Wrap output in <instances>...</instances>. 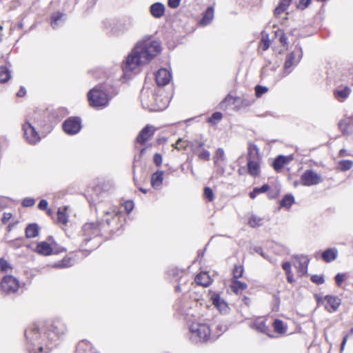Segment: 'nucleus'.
Masks as SVG:
<instances>
[{"instance_id": "obj_1", "label": "nucleus", "mask_w": 353, "mask_h": 353, "mask_svg": "<svg viewBox=\"0 0 353 353\" xmlns=\"http://www.w3.org/2000/svg\"><path fill=\"white\" fill-rule=\"evenodd\" d=\"M65 324L59 319L50 324H32L25 330L27 350L30 353L46 352L57 345L59 339L67 332Z\"/></svg>"}, {"instance_id": "obj_2", "label": "nucleus", "mask_w": 353, "mask_h": 353, "mask_svg": "<svg viewBox=\"0 0 353 353\" xmlns=\"http://www.w3.org/2000/svg\"><path fill=\"white\" fill-rule=\"evenodd\" d=\"M118 218V212L111 210L104 212L103 217L97 220L96 223H85L80 232L81 248L89 252L97 248L99 243H94V239L99 236L102 231H106L107 228L110 227L112 223L117 222Z\"/></svg>"}, {"instance_id": "obj_3", "label": "nucleus", "mask_w": 353, "mask_h": 353, "mask_svg": "<svg viewBox=\"0 0 353 353\" xmlns=\"http://www.w3.org/2000/svg\"><path fill=\"white\" fill-rule=\"evenodd\" d=\"M161 50L157 41L147 39L139 42L128 56L122 68L125 74L136 70L141 64L150 61Z\"/></svg>"}, {"instance_id": "obj_4", "label": "nucleus", "mask_w": 353, "mask_h": 353, "mask_svg": "<svg viewBox=\"0 0 353 353\" xmlns=\"http://www.w3.org/2000/svg\"><path fill=\"white\" fill-rule=\"evenodd\" d=\"M189 339L193 343H205L213 339L211 330L206 323H192L189 327Z\"/></svg>"}, {"instance_id": "obj_5", "label": "nucleus", "mask_w": 353, "mask_h": 353, "mask_svg": "<svg viewBox=\"0 0 353 353\" xmlns=\"http://www.w3.org/2000/svg\"><path fill=\"white\" fill-rule=\"evenodd\" d=\"M88 100L90 106L97 109L104 108L109 103L108 94L101 85H97L88 92Z\"/></svg>"}, {"instance_id": "obj_6", "label": "nucleus", "mask_w": 353, "mask_h": 353, "mask_svg": "<svg viewBox=\"0 0 353 353\" xmlns=\"http://www.w3.org/2000/svg\"><path fill=\"white\" fill-rule=\"evenodd\" d=\"M303 57V50L300 45L297 44L294 50L286 56L283 65V71L281 74L280 79L283 78L290 74L296 65L300 62Z\"/></svg>"}, {"instance_id": "obj_7", "label": "nucleus", "mask_w": 353, "mask_h": 353, "mask_svg": "<svg viewBox=\"0 0 353 353\" xmlns=\"http://www.w3.org/2000/svg\"><path fill=\"white\" fill-rule=\"evenodd\" d=\"M19 281L12 275L3 276L1 281V290L6 294H11L17 292Z\"/></svg>"}, {"instance_id": "obj_8", "label": "nucleus", "mask_w": 353, "mask_h": 353, "mask_svg": "<svg viewBox=\"0 0 353 353\" xmlns=\"http://www.w3.org/2000/svg\"><path fill=\"white\" fill-rule=\"evenodd\" d=\"M64 132L70 135L77 134L81 129V120L77 117H71L63 123Z\"/></svg>"}, {"instance_id": "obj_9", "label": "nucleus", "mask_w": 353, "mask_h": 353, "mask_svg": "<svg viewBox=\"0 0 353 353\" xmlns=\"http://www.w3.org/2000/svg\"><path fill=\"white\" fill-rule=\"evenodd\" d=\"M322 181L320 174L312 170H306L301 176V183L304 186H312Z\"/></svg>"}, {"instance_id": "obj_10", "label": "nucleus", "mask_w": 353, "mask_h": 353, "mask_svg": "<svg viewBox=\"0 0 353 353\" xmlns=\"http://www.w3.org/2000/svg\"><path fill=\"white\" fill-rule=\"evenodd\" d=\"M24 137L30 144H35L41 139L39 134L35 128L28 121H26L22 126Z\"/></svg>"}, {"instance_id": "obj_11", "label": "nucleus", "mask_w": 353, "mask_h": 353, "mask_svg": "<svg viewBox=\"0 0 353 353\" xmlns=\"http://www.w3.org/2000/svg\"><path fill=\"white\" fill-rule=\"evenodd\" d=\"M214 163L216 168V172L221 176L225 173V156L223 149L219 148L216 150Z\"/></svg>"}, {"instance_id": "obj_12", "label": "nucleus", "mask_w": 353, "mask_h": 353, "mask_svg": "<svg viewBox=\"0 0 353 353\" xmlns=\"http://www.w3.org/2000/svg\"><path fill=\"white\" fill-rule=\"evenodd\" d=\"M174 307L177 313L186 318L190 314L191 302L185 299H179L175 302Z\"/></svg>"}, {"instance_id": "obj_13", "label": "nucleus", "mask_w": 353, "mask_h": 353, "mask_svg": "<svg viewBox=\"0 0 353 353\" xmlns=\"http://www.w3.org/2000/svg\"><path fill=\"white\" fill-rule=\"evenodd\" d=\"M250 327L256 330L259 332L267 334L270 338L274 337V336L272 334L271 329L268 325H266L265 321L261 318L255 319L250 324Z\"/></svg>"}, {"instance_id": "obj_14", "label": "nucleus", "mask_w": 353, "mask_h": 353, "mask_svg": "<svg viewBox=\"0 0 353 353\" xmlns=\"http://www.w3.org/2000/svg\"><path fill=\"white\" fill-rule=\"evenodd\" d=\"M154 132L155 128L153 126L146 125L139 133L136 141L140 144H144L154 135Z\"/></svg>"}, {"instance_id": "obj_15", "label": "nucleus", "mask_w": 353, "mask_h": 353, "mask_svg": "<svg viewBox=\"0 0 353 353\" xmlns=\"http://www.w3.org/2000/svg\"><path fill=\"white\" fill-rule=\"evenodd\" d=\"M171 78L170 72L165 68L159 69L155 75L156 83L159 86L166 85L170 83Z\"/></svg>"}, {"instance_id": "obj_16", "label": "nucleus", "mask_w": 353, "mask_h": 353, "mask_svg": "<svg viewBox=\"0 0 353 353\" xmlns=\"http://www.w3.org/2000/svg\"><path fill=\"white\" fill-rule=\"evenodd\" d=\"M295 267L301 276L305 275L307 272V267L310 262L309 259L306 256H296Z\"/></svg>"}, {"instance_id": "obj_17", "label": "nucleus", "mask_w": 353, "mask_h": 353, "mask_svg": "<svg viewBox=\"0 0 353 353\" xmlns=\"http://www.w3.org/2000/svg\"><path fill=\"white\" fill-rule=\"evenodd\" d=\"M325 299L327 303V305L325 306V309L329 312L336 311L341 305V299L338 296L327 295L325 296Z\"/></svg>"}, {"instance_id": "obj_18", "label": "nucleus", "mask_w": 353, "mask_h": 353, "mask_svg": "<svg viewBox=\"0 0 353 353\" xmlns=\"http://www.w3.org/2000/svg\"><path fill=\"white\" fill-rule=\"evenodd\" d=\"M165 7L160 2H156L150 7V12L151 15L157 19L161 18L165 14Z\"/></svg>"}, {"instance_id": "obj_19", "label": "nucleus", "mask_w": 353, "mask_h": 353, "mask_svg": "<svg viewBox=\"0 0 353 353\" xmlns=\"http://www.w3.org/2000/svg\"><path fill=\"white\" fill-rule=\"evenodd\" d=\"M292 159L290 157H287L284 155H279L276 157L272 163L273 168L276 171H280L283 167L288 164L290 161Z\"/></svg>"}, {"instance_id": "obj_20", "label": "nucleus", "mask_w": 353, "mask_h": 353, "mask_svg": "<svg viewBox=\"0 0 353 353\" xmlns=\"http://www.w3.org/2000/svg\"><path fill=\"white\" fill-rule=\"evenodd\" d=\"M338 256V250L336 248H327L321 254L323 260L326 263L334 261Z\"/></svg>"}, {"instance_id": "obj_21", "label": "nucleus", "mask_w": 353, "mask_h": 353, "mask_svg": "<svg viewBox=\"0 0 353 353\" xmlns=\"http://www.w3.org/2000/svg\"><path fill=\"white\" fill-rule=\"evenodd\" d=\"M76 353H97L87 340H82L78 343L76 347Z\"/></svg>"}, {"instance_id": "obj_22", "label": "nucleus", "mask_w": 353, "mask_h": 353, "mask_svg": "<svg viewBox=\"0 0 353 353\" xmlns=\"http://www.w3.org/2000/svg\"><path fill=\"white\" fill-rule=\"evenodd\" d=\"M36 251L41 255L48 256L53 253V248L50 243L42 241L37 244Z\"/></svg>"}, {"instance_id": "obj_23", "label": "nucleus", "mask_w": 353, "mask_h": 353, "mask_svg": "<svg viewBox=\"0 0 353 353\" xmlns=\"http://www.w3.org/2000/svg\"><path fill=\"white\" fill-rule=\"evenodd\" d=\"M248 174L254 177H256L260 174V165L258 161L256 160H248Z\"/></svg>"}, {"instance_id": "obj_24", "label": "nucleus", "mask_w": 353, "mask_h": 353, "mask_svg": "<svg viewBox=\"0 0 353 353\" xmlns=\"http://www.w3.org/2000/svg\"><path fill=\"white\" fill-rule=\"evenodd\" d=\"M351 92V90L348 86L343 88L336 89L334 91L335 98L339 101H343L346 99Z\"/></svg>"}, {"instance_id": "obj_25", "label": "nucleus", "mask_w": 353, "mask_h": 353, "mask_svg": "<svg viewBox=\"0 0 353 353\" xmlns=\"http://www.w3.org/2000/svg\"><path fill=\"white\" fill-rule=\"evenodd\" d=\"M260 159L259 149L254 143H249L248 148V160L259 161Z\"/></svg>"}, {"instance_id": "obj_26", "label": "nucleus", "mask_w": 353, "mask_h": 353, "mask_svg": "<svg viewBox=\"0 0 353 353\" xmlns=\"http://www.w3.org/2000/svg\"><path fill=\"white\" fill-rule=\"evenodd\" d=\"M64 14L60 12H54L51 15V26L56 29L63 23Z\"/></svg>"}, {"instance_id": "obj_27", "label": "nucleus", "mask_w": 353, "mask_h": 353, "mask_svg": "<svg viewBox=\"0 0 353 353\" xmlns=\"http://www.w3.org/2000/svg\"><path fill=\"white\" fill-rule=\"evenodd\" d=\"M26 236L28 239L34 238L39 235V228L37 223L28 224L25 230Z\"/></svg>"}, {"instance_id": "obj_28", "label": "nucleus", "mask_w": 353, "mask_h": 353, "mask_svg": "<svg viewBox=\"0 0 353 353\" xmlns=\"http://www.w3.org/2000/svg\"><path fill=\"white\" fill-rule=\"evenodd\" d=\"M195 282L197 285L208 287L210 283V277L206 272L198 274L195 277Z\"/></svg>"}, {"instance_id": "obj_29", "label": "nucleus", "mask_w": 353, "mask_h": 353, "mask_svg": "<svg viewBox=\"0 0 353 353\" xmlns=\"http://www.w3.org/2000/svg\"><path fill=\"white\" fill-rule=\"evenodd\" d=\"M68 208L66 206L60 207L57 210V221L59 223L66 225L68 222V216L67 214Z\"/></svg>"}, {"instance_id": "obj_30", "label": "nucleus", "mask_w": 353, "mask_h": 353, "mask_svg": "<svg viewBox=\"0 0 353 353\" xmlns=\"http://www.w3.org/2000/svg\"><path fill=\"white\" fill-rule=\"evenodd\" d=\"M211 300L213 305L220 311L225 310L227 307V303L221 299L219 294H213L211 296Z\"/></svg>"}, {"instance_id": "obj_31", "label": "nucleus", "mask_w": 353, "mask_h": 353, "mask_svg": "<svg viewBox=\"0 0 353 353\" xmlns=\"http://www.w3.org/2000/svg\"><path fill=\"white\" fill-rule=\"evenodd\" d=\"M214 18V8L210 6L205 11L202 19H201L200 23L203 26L209 24Z\"/></svg>"}, {"instance_id": "obj_32", "label": "nucleus", "mask_w": 353, "mask_h": 353, "mask_svg": "<svg viewBox=\"0 0 353 353\" xmlns=\"http://www.w3.org/2000/svg\"><path fill=\"white\" fill-rule=\"evenodd\" d=\"M231 283L232 290L235 294H239L240 292L248 288V285L245 283L240 281L238 279H232Z\"/></svg>"}, {"instance_id": "obj_33", "label": "nucleus", "mask_w": 353, "mask_h": 353, "mask_svg": "<svg viewBox=\"0 0 353 353\" xmlns=\"http://www.w3.org/2000/svg\"><path fill=\"white\" fill-rule=\"evenodd\" d=\"M163 171H157L152 175L151 184L153 188L159 187L162 183L163 179Z\"/></svg>"}, {"instance_id": "obj_34", "label": "nucleus", "mask_w": 353, "mask_h": 353, "mask_svg": "<svg viewBox=\"0 0 353 353\" xmlns=\"http://www.w3.org/2000/svg\"><path fill=\"white\" fill-rule=\"evenodd\" d=\"M294 203V197L291 194H285L280 201V206L289 209Z\"/></svg>"}, {"instance_id": "obj_35", "label": "nucleus", "mask_w": 353, "mask_h": 353, "mask_svg": "<svg viewBox=\"0 0 353 353\" xmlns=\"http://www.w3.org/2000/svg\"><path fill=\"white\" fill-rule=\"evenodd\" d=\"M11 77L10 71L6 66H0V83L7 82Z\"/></svg>"}, {"instance_id": "obj_36", "label": "nucleus", "mask_w": 353, "mask_h": 353, "mask_svg": "<svg viewBox=\"0 0 353 353\" xmlns=\"http://www.w3.org/2000/svg\"><path fill=\"white\" fill-rule=\"evenodd\" d=\"M272 325L276 333L282 334L286 332L287 328L281 320L275 319Z\"/></svg>"}, {"instance_id": "obj_37", "label": "nucleus", "mask_w": 353, "mask_h": 353, "mask_svg": "<svg viewBox=\"0 0 353 353\" xmlns=\"http://www.w3.org/2000/svg\"><path fill=\"white\" fill-rule=\"evenodd\" d=\"M243 272L244 269L241 265H235L232 270L233 278L232 279H238L242 277Z\"/></svg>"}, {"instance_id": "obj_38", "label": "nucleus", "mask_w": 353, "mask_h": 353, "mask_svg": "<svg viewBox=\"0 0 353 353\" xmlns=\"http://www.w3.org/2000/svg\"><path fill=\"white\" fill-rule=\"evenodd\" d=\"M353 162L350 160H342L339 162V166L341 170L347 171L352 168Z\"/></svg>"}, {"instance_id": "obj_39", "label": "nucleus", "mask_w": 353, "mask_h": 353, "mask_svg": "<svg viewBox=\"0 0 353 353\" xmlns=\"http://www.w3.org/2000/svg\"><path fill=\"white\" fill-rule=\"evenodd\" d=\"M262 219L252 214L248 221V224L252 228H256L261 225Z\"/></svg>"}, {"instance_id": "obj_40", "label": "nucleus", "mask_w": 353, "mask_h": 353, "mask_svg": "<svg viewBox=\"0 0 353 353\" xmlns=\"http://www.w3.org/2000/svg\"><path fill=\"white\" fill-rule=\"evenodd\" d=\"M205 145V141L202 140V139H194L191 143V146L192 148V151L196 152L199 148H203Z\"/></svg>"}, {"instance_id": "obj_41", "label": "nucleus", "mask_w": 353, "mask_h": 353, "mask_svg": "<svg viewBox=\"0 0 353 353\" xmlns=\"http://www.w3.org/2000/svg\"><path fill=\"white\" fill-rule=\"evenodd\" d=\"M203 196L208 201H212L214 199V192L211 188L205 187L203 189Z\"/></svg>"}, {"instance_id": "obj_42", "label": "nucleus", "mask_w": 353, "mask_h": 353, "mask_svg": "<svg viewBox=\"0 0 353 353\" xmlns=\"http://www.w3.org/2000/svg\"><path fill=\"white\" fill-rule=\"evenodd\" d=\"M71 261L70 258H64L63 260L57 262L54 266L61 268H68L72 265Z\"/></svg>"}, {"instance_id": "obj_43", "label": "nucleus", "mask_w": 353, "mask_h": 353, "mask_svg": "<svg viewBox=\"0 0 353 353\" xmlns=\"http://www.w3.org/2000/svg\"><path fill=\"white\" fill-rule=\"evenodd\" d=\"M222 117H223V115H222L221 112H215L208 119V121L212 123H215L216 121H221Z\"/></svg>"}, {"instance_id": "obj_44", "label": "nucleus", "mask_w": 353, "mask_h": 353, "mask_svg": "<svg viewBox=\"0 0 353 353\" xmlns=\"http://www.w3.org/2000/svg\"><path fill=\"white\" fill-rule=\"evenodd\" d=\"M268 89L265 86L257 85L255 87V94L257 97H261L263 94L268 92Z\"/></svg>"}, {"instance_id": "obj_45", "label": "nucleus", "mask_w": 353, "mask_h": 353, "mask_svg": "<svg viewBox=\"0 0 353 353\" xmlns=\"http://www.w3.org/2000/svg\"><path fill=\"white\" fill-rule=\"evenodd\" d=\"M310 280L312 282H313L317 285L323 284L325 282L323 276L318 275V274L312 275L310 277Z\"/></svg>"}, {"instance_id": "obj_46", "label": "nucleus", "mask_w": 353, "mask_h": 353, "mask_svg": "<svg viewBox=\"0 0 353 353\" xmlns=\"http://www.w3.org/2000/svg\"><path fill=\"white\" fill-rule=\"evenodd\" d=\"M276 35L279 37V40L281 44L283 46L287 45L288 43V38L285 34L281 30H279L276 32Z\"/></svg>"}, {"instance_id": "obj_47", "label": "nucleus", "mask_w": 353, "mask_h": 353, "mask_svg": "<svg viewBox=\"0 0 353 353\" xmlns=\"http://www.w3.org/2000/svg\"><path fill=\"white\" fill-rule=\"evenodd\" d=\"M35 204V200L33 198L26 197L21 202L22 206L25 208L32 207Z\"/></svg>"}, {"instance_id": "obj_48", "label": "nucleus", "mask_w": 353, "mask_h": 353, "mask_svg": "<svg viewBox=\"0 0 353 353\" xmlns=\"http://www.w3.org/2000/svg\"><path fill=\"white\" fill-rule=\"evenodd\" d=\"M349 121L347 120L341 121L339 123V127L343 134L348 132Z\"/></svg>"}, {"instance_id": "obj_49", "label": "nucleus", "mask_w": 353, "mask_h": 353, "mask_svg": "<svg viewBox=\"0 0 353 353\" xmlns=\"http://www.w3.org/2000/svg\"><path fill=\"white\" fill-rule=\"evenodd\" d=\"M0 268L2 271L7 272L9 269H11V266L6 259L1 258Z\"/></svg>"}, {"instance_id": "obj_50", "label": "nucleus", "mask_w": 353, "mask_h": 353, "mask_svg": "<svg viewBox=\"0 0 353 353\" xmlns=\"http://www.w3.org/2000/svg\"><path fill=\"white\" fill-rule=\"evenodd\" d=\"M187 143L184 141L181 138L179 139L174 144V148L180 150L181 149H185L187 147Z\"/></svg>"}, {"instance_id": "obj_51", "label": "nucleus", "mask_w": 353, "mask_h": 353, "mask_svg": "<svg viewBox=\"0 0 353 353\" xmlns=\"http://www.w3.org/2000/svg\"><path fill=\"white\" fill-rule=\"evenodd\" d=\"M210 154L209 151L207 150H203L199 154L198 157L200 159L205 160V161H209L210 160Z\"/></svg>"}, {"instance_id": "obj_52", "label": "nucleus", "mask_w": 353, "mask_h": 353, "mask_svg": "<svg viewBox=\"0 0 353 353\" xmlns=\"http://www.w3.org/2000/svg\"><path fill=\"white\" fill-rule=\"evenodd\" d=\"M270 185L268 184H263L261 187L254 188V192H257L258 194L260 193L266 192L270 190Z\"/></svg>"}, {"instance_id": "obj_53", "label": "nucleus", "mask_w": 353, "mask_h": 353, "mask_svg": "<svg viewBox=\"0 0 353 353\" xmlns=\"http://www.w3.org/2000/svg\"><path fill=\"white\" fill-rule=\"evenodd\" d=\"M216 329L217 330V335L215 336V339L225 332L228 330V327L225 325L219 324L216 325Z\"/></svg>"}, {"instance_id": "obj_54", "label": "nucleus", "mask_w": 353, "mask_h": 353, "mask_svg": "<svg viewBox=\"0 0 353 353\" xmlns=\"http://www.w3.org/2000/svg\"><path fill=\"white\" fill-rule=\"evenodd\" d=\"M124 208L127 213H130L134 208V203L132 201H128L124 204Z\"/></svg>"}, {"instance_id": "obj_55", "label": "nucleus", "mask_w": 353, "mask_h": 353, "mask_svg": "<svg viewBox=\"0 0 353 353\" xmlns=\"http://www.w3.org/2000/svg\"><path fill=\"white\" fill-rule=\"evenodd\" d=\"M153 161L157 166H160L162 163V156L159 153H156L154 155Z\"/></svg>"}, {"instance_id": "obj_56", "label": "nucleus", "mask_w": 353, "mask_h": 353, "mask_svg": "<svg viewBox=\"0 0 353 353\" xmlns=\"http://www.w3.org/2000/svg\"><path fill=\"white\" fill-rule=\"evenodd\" d=\"M181 0H168V6L170 8H176L180 5Z\"/></svg>"}, {"instance_id": "obj_57", "label": "nucleus", "mask_w": 353, "mask_h": 353, "mask_svg": "<svg viewBox=\"0 0 353 353\" xmlns=\"http://www.w3.org/2000/svg\"><path fill=\"white\" fill-rule=\"evenodd\" d=\"M48 206V202L46 199H41L38 204V208L41 210H47Z\"/></svg>"}, {"instance_id": "obj_58", "label": "nucleus", "mask_w": 353, "mask_h": 353, "mask_svg": "<svg viewBox=\"0 0 353 353\" xmlns=\"http://www.w3.org/2000/svg\"><path fill=\"white\" fill-rule=\"evenodd\" d=\"M345 279V275L341 273H338L335 276V281L337 285H341Z\"/></svg>"}, {"instance_id": "obj_59", "label": "nucleus", "mask_w": 353, "mask_h": 353, "mask_svg": "<svg viewBox=\"0 0 353 353\" xmlns=\"http://www.w3.org/2000/svg\"><path fill=\"white\" fill-rule=\"evenodd\" d=\"M291 1L292 0H280V2L279 3L278 6H281L284 10H286L287 8L290 5Z\"/></svg>"}, {"instance_id": "obj_60", "label": "nucleus", "mask_w": 353, "mask_h": 353, "mask_svg": "<svg viewBox=\"0 0 353 353\" xmlns=\"http://www.w3.org/2000/svg\"><path fill=\"white\" fill-rule=\"evenodd\" d=\"M282 268L285 272V273H290V272H292L290 262L285 261L283 263Z\"/></svg>"}, {"instance_id": "obj_61", "label": "nucleus", "mask_w": 353, "mask_h": 353, "mask_svg": "<svg viewBox=\"0 0 353 353\" xmlns=\"http://www.w3.org/2000/svg\"><path fill=\"white\" fill-rule=\"evenodd\" d=\"M12 217L11 213L4 212L3 216L1 218V221L3 223H6Z\"/></svg>"}, {"instance_id": "obj_62", "label": "nucleus", "mask_w": 353, "mask_h": 353, "mask_svg": "<svg viewBox=\"0 0 353 353\" xmlns=\"http://www.w3.org/2000/svg\"><path fill=\"white\" fill-rule=\"evenodd\" d=\"M311 2V0H300V5L299 8H301L302 10L307 8Z\"/></svg>"}, {"instance_id": "obj_63", "label": "nucleus", "mask_w": 353, "mask_h": 353, "mask_svg": "<svg viewBox=\"0 0 353 353\" xmlns=\"http://www.w3.org/2000/svg\"><path fill=\"white\" fill-rule=\"evenodd\" d=\"M254 250L255 252L259 254L264 259H267V255L263 252V249L260 246H256L254 248Z\"/></svg>"}, {"instance_id": "obj_64", "label": "nucleus", "mask_w": 353, "mask_h": 353, "mask_svg": "<svg viewBox=\"0 0 353 353\" xmlns=\"http://www.w3.org/2000/svg\"><path fill=\"white\" fill-rule=\"evenodd\" d=\"M26 94V90L23 86H21L19 90L17 93L18 97H23Z\"/></svg>"}]
</instances>
